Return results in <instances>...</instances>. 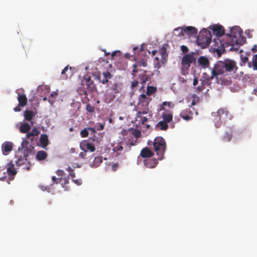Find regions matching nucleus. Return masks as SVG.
<instances>
[{
  "instance_id": "obj_1",
  "label": "nucleus",
  "mask_w": 257,
  "mask_h": 257,
  "mask_svg": "<svg viewBox=\"0 0 257 257\" xmlns=\"http://www.w3.org/2000/svg\"><path fill=\"white\" fill-rule=\"evenodd\" d=\"M235 64L231 60L219 61L212 69V78L222 85L228 86L231 83V72H234Z\"/></svg>"
},
{
  "instance_id": "obj_2",
  "label": "nucleus",
  "mask_w": 257,
  "mask_h": 257,
  "mask_svg": "<svg viewBox=\"0 0 257 257\" xmlns=\"http://www.w3.org/2000/svg\"><path fill=\"white\" fill-rule=\"evenodd\" d=\"M211 115L213 117V121L216 128L221 126L222 120L231 119L232 118L231 115L226 108H220L216 112H212Z\"/></svg>"
},
{
  "instance_id": "obj_3",
  "label": "nucleus",
  "mask_w": 257,
  "mask_h": 257,
  "mask_svg": "<svg viewBox=\"0 0 257 257\" xmlns=\"http://www.w3.org/2000/svg\"><path fill=\"white\" fill-rule=\"evenodd\" d=\"M154 149L158 156L159 160L164 158V153L166 150V143L162 137H156L153 142Z\"/></svg>"
},
{
  "instance_id": "obj_4",
  "label": "nucleus",
  "mask_w": 257,
  "mask_h": 257,
  "mask_svg": "<svg viewBox=\"0 0 257 257\" xmlns=\"http://www.w3.org/2000/svg\"><path fill=\"white\" fill-rule=\"evenodd\" d=\"M211 32L206 29L202 30L197 37V43L202 48H205L211 42Z\"/></svg>"
},
{
  "instance_id": "obj_5",
  "label": "nucleus",
  "mask_w": 257,
  "mask_h": 257,
  "mask_svg": "<svg viewBox=\"0 0 257 257\" xmlns=\"http://www.w3.org/2000/svg\"><path fill=\"white\" fill-rule=\"evenodd\" d=\"M242 32L238 26H234L230 29V34L227 35L232 38V41L236 44L240 45V38Z\"/></svg>"
},
{
  "instance_id": "obj_6",
  "label": "nucleus",
  "mask_w": 257,
  "mask_h": 257,
  "mask_svg": "<svg viewBox=\"0 0 257 257\" xmlns=\"http://www.w3.org/2000/svg\"><path fill=\"white\" fill-rule=\"evenodd\" d=\"M152 98L147 97L146 94H142L139 97L138 108L139 110H144V108H148V105Z\"/></svg>"
},
{
  "instance_id": "obj_7",
  "label": "nucleus",
  "mask_w": 257,
  "mask_h": 257,
  "mask_svg": "<svg viewBox=\"0 0 257 257\" xmlns=\"http://www.w3.org/2000/svg\"><path fill=\"white\" fill-rule=\"evenodd\" d=\"M39 134L40 131L35 127L33 128L30 132H29L26 135L25 139H24L22 142L21 147L22 149H24L29 143L27 139L30 140L31 142H33L34 139V137L38 136Z\"/></svg>"
},
{
  "instance_id": "obj_8",
  "label": "nucleus",
  "mask_w": 257,
  "mask_h": 257,
  "mask_svg": "<svg viewBox=\"0 0 257 257\" xmlns=\"http://www.w3.org/2000/svg\"><path fill=\"white\" fill-rule=\"evenodd\" d=\"M74 68L69 65L66 66L61 72L60 78L62 80H66L71 77L74 73Z\"/></svg>"
},
{
  "instance_id": "obj_9",
  "label": "nucleus",
  "mask_w": 257,
  "mask_h": 257,
  "mask_svg": "<svg viewBox=\"0 0 257 257\" xmlns=\"http://www.w3.org/2000/svg\"><path fill=\"white\" fill-rule=\"evenodd\" d=\"M214 78H212V75L210 76L206 73H204L203 77L200 79L201 81V85L198 86L196 89L199 92L203 90L205 88V85L209 84L210 80Z\"/></svg>"
},
{
  "instance_id": "obj_10",
  "label": "nucleus",
  "mask_w": 257,
  "mask_h": 257,
  "mask_svg": "<svg viewBox=\"0 0 257 257\" xmlns=\"http://www.w3.org/2000/svg\"><path fill=\"white\" fill-rule=\"evenodd\" d=\"M149 108H144V110H140L136 115V119L137 121H139L142 124H145L147 121L148 118L146 116H143V114H147L149 112Z\"/></svg>"
},
{
  "instance_id": "obj_11",
  "label": "nucleus",
  "mask_w": 257,
  "mask_h": 257,
  "mask_svg": "<svg viewBox=\"0 0 257 257\" xmlns=\"http://www.w3.org/2000/svg\"><path fill=\"white\" fill-rule=\"evenodd\" d=\"M103 78L101 79L100 73L98 72L96 75V78L100 80V81L103 84H105L108 82V80L112 78L113 75L108 71L102 72Z\"/></svg>"
},
{
  "instance_id": "obj_12",
  "label": "nucleus",
  "mask_w": 257,
  "mask_h": 257,
  "mask_svg": "<svg viewBox=\"0 0 257 257\" xmlns=\"http://www.w3.org/2000/svg\"><path fill=\"white\" fill-rule=\"evenodd\" d=\"M110 86L109 87L108 91H111L112 94H113V97H115V94L118 93L121 89V84L120 83L114 82L112 83L110 82Z\"/></svg>"
},
{
  "instance_id": "obj_13",
  "label": "nucleus",
  "mask_w": 257,
  "mask_h": 257,
  "mask_svg": "<svg viewBox=\"0 0 257 257\" xmlns=\"http://www.w3.org/2000/svg\"><path fill=\"white\" fill-rule=\"evenodd\" d=\"M213 33L218 37H221L224 34V29L223 26L219 25H214L210 27Z\"/></svg>"
},
{
  "instance_id": "obj_14",
  "label": "nucleus",
  "mask_w": 257,
  "mask_h": 257,
  "mask_svg": "<svg viewBox=\"0 0 257 257\" xmlns=\"http://www.w3.org/2000/svg\"><path fill=\"white\" fill-rule=\"evenodd\" d=\"M13 144L11 142H5L2 145V150L4 155H8L12 150Z\"/></svg>"
},
{
  "instance_id": "obj_15",
  "label": "nucleus",
  "mask_w": 257,
  "mask_h": 257,
  "mask_svg": "<svg viewBox=\"0 0 257 257\" xmlns=\"http://www.w3.org/2000/svg\"><path fill=\"white\" fill-rule=\"evenodd\" d=\"M195 61V57L193 55L191 54H186L184 56L182 59V64L184 66H187V67H190V64Z\"/></svg>"
},
{
  "instance_id": "obj_16",
  "label": "nucleus",
  "mask_w": 257,
  "mask_h": 257,
  "mask_svg": "<svg viewBox=\"0 0 257 257\" xmlns=\"http://www.w3.org/2000/svg\"><path fill=\"white\" fill-rule=\"evenodd\" d=\"M193 112L191 110L190 107L187 108L180 113V116L186 120H189L192 118Z\"/></svg>"
},
{
  "instance_id": "obj_17",
  "label": "nucleus",
  "mask_w": 257,
  "mask_h": 257,
  "mask_svg": "<svg viewBox=\"0 0 257 257\" xmlns=\"http://www.w3.org/2000/svg\"><path fill=\"white\" fill-rule=\"evenodd\" d=\"M82 83L85 84L88 88L92 89L94 87V84L91 80V76L88 74L85 75L82 80Z\"/></svg>"
},
{
  "instance_id": "obj_18",
  "label": "nucleus",
  "mask_w": 257,
  "mask_h": 257,
  "mask_svg": "<svg viewBox=\"0 0 257 257\" xmlns=\"http://www.w3.org/2000/svg\"><path fill=\"white\" fill-rule=\"evenodd\" d=\"M154 153L149 148L145 147L141 151L140 155L143 158H148L154 156Z\"/></svg>"
},
{
  "instance_id": "obj_19",
  "label": "nucleus",
  "mask_w": 257,
  "mask_h": 257,
  "mask_svg": "<svg viewBox=\"0 0 257 257\" xmlns=\"http://www.w3.org/2000/svg\"><path fill=\"white\" fill-rule=\"evenodd\" d=\"M7 172L9 176H15L17 172L12 161L7 164Z\"/></svg>"
},
{
  "instance_id": "obj_20",
  "label": "nucleus",
  "mask_w": 257,
  "mask_h": 257,
  "mask_svg": "<svg viewBox=\"0 0 257 257\" xmlns=\"http://www.w3.org/2000/svg\"><path fill=\"white\" fill-rule=\"evenodd\" d=\"M34 121H31V124L27 122L23 123L19 128L20 132L22 133L27 134L30 131L31 127L34 125Z\"/></svg>"
},
{
  "instance_id": "obj_21",
  "label": "nucleus",
  "mask_w": 257,
  "mask_h": 257,
  "mask_svg": "<svg viewBox=\"0 0 257 257\" xmlns=\"http://www.w3.org/2000/svg\"><path fill=\"white\" fill-rule=\"evenodd\" d=\"M144 162L145 165L149 168H155L158 163L157 160L155 158L145 160Z\"/></svg>"
},
{
  "instance_id": "obj_22",
  "label": "nucleus",
  "mask_w": 257,
  "mask_h": 257,
  "mask_svg": "<svg viewBox=\"0 0 257 257\" xmlns=\"http://www.w3.org/2000/svg\"><path fill=\"white\" fill-rule=\"evenodd\" d=\"M185 34L189 36L195 35L197 34V30L193 27L188 26L184 28Z\"/></svg>"
},
{
  "instance_id": "obj_23",
  "label": "nucleus",
  "mask_w": 257,
  "mask_h": 257,
  "mask_svg": "<svg viewBox=\"0 0 257 257\" xmlns=\"http://www.w3.org/2000/svg\"><path fill=\"white\" fill-rule=\"evenodd\" d=\"M40 145L42 148H45L49 144V140L47 135L42 134L40 138Z\"/></svg>"
},
{
  "instance_id": "obj_24",
  "label": "nucleus",
  "mask_w": 257,
  "mask_h": 257,
  "mask_svg": "<svg viewBox=\"0 0 257 257\" xmlns=\"http://www.w3.org/2000/svg\"><path fill=\"white\" fill-rule=\"evenodd\" d=\"M18 100L20 106H24L27 104V98L24 94L18 93Z\"/></svg>"
},
{
  "instance_id": "obj_25",
  "label": "nucleus",
  "mask_w": 257,
  "mask_h": 257,
  "mask_svg": "<svg viewBox=\"0 0 257 257\" xmlns=\"http://www.w3.org/2000/svg\"><path fill=\"white\" fill-rule=\"evenodd\" d=\"M81 144L82 145L83 148H85V147H86V149L91 152H93L95 151V147L94 144L91 142L84 141Z\"/></svg>"
},
{
  "instance_id": "obj_26",
  "label": "nucleus",
  "mask_w": 257,
  "mask_h": 257,
  "mask_svg": "<svg viewBox=\"0 0 257 257\" xmlns=\"http://www.w3.org/2000/svg\"><path fill=\"white\" fill-rule=\"evenodd\" d=\"M35 115V114L32 110L27 109L24 111V118L27 121H32V120Z\"/></svg>"
},
{
  "instance_id": "obj_27",
  "label": "nucleus",
  "mask_w": 257,
  "mask_h": 257,
  "mask_svg": "<svg viewBox=\"0 0 257 257\" xmlns=\"http://www.w3.org/2000/svg\"><path fill=\"white\" fill-rule=\"evenodd\" d=\"M162 117L163 118V121L168 123L172 121L173 114L171 112H164L162 114Z\"/></svg>"
},
{
  "instance_id": "obj_28",
  "label": "nucleus",
  "mask_w": 257,
  "mask_h": 257,
  "mask_svg": "<svg viewBox=\"0 0 257 257\" xmlns=\"http://www.w3.org/2000/svg\"><path fill=\"white\" fill-rule=\"evenodd\" d=\"M198 63L204 68L208 67L209 64L208 59L204 56H201L199 57L198 59Z\"/></svg>"
},
{
  "instance_id": "obj_29",
  "label": "nucleus",
  "mask_w": 257,
  "mask_h": 257,
  "mask_svg": "<svg viewBox=\"0 0 257 257\" xmlns=\"http://www.w3.org/2000/svg\"><path fill=\"white\" fill-rule=\"evenodd\" d=\"M147 66V61L145 59H142L140 61L137 62L135 64L133 65L134 69L133 70V72H137L138 70H137V67L138 66H143L146 67Z\"/></svg>"
},
{
  "instance_id": "obj_30",
  "label": "nucleus",
  "mask_w": 257,
  "mask_h": 257,
  "mask_svg": "<svg viewBox=\"0 0 257 257\" xmlns=\"http://www.w3.org/2000/svg\"><path fill=\"white\" fill-rule=\"evenodd\" d=\"M102 162V157L97 156L94 158L93 163L91 164V167L94 168L98 167Z\"/></svg>"
},
{
  "instance_id": "obj_31",
  "label": "nucleus",
  "mask_w": 257,
  "mask_h": 257,
  "mask_svg": "<svg viewBox=\"0 0 257 257\" xmlns=\"http://www.w3.org/2000/svg\"><path fill=\"white\" fill-rule=\"evenodd\" d=\"M174 34L177 37H184L185 35V32L184 31V27H178L175 28L174 30Z\"/></svg>"
},
{
  "instance_id": "obj_32",
  "label": "nucleus",
  "mask_w": 257,
  "mask_h": 257,
  "mask_svg": "<svg viewBox=\"0 0 257 257\" xmlns=\"http://www.w3.org/2000/svg\"><path fill=\"white\" fill-rule=\"evenodd\" d=\"M47 156V153L43 151H39L36 155V159L39 161H42L45 160Z\"/></svg>"
},
{
  "instance_id": "obj_33",
  "label": "nucleus",
  "mask_w": 257,
  "mask_h": 257,
  "mask_svg": "<svg viewBox=\"0 0 257 257\" xmlns=\"http://www.w3.org/2000/svg\"><path fill=\"white\" fill-rule=\"evenodd\" d=\"M232 137V132L230 131L226 132L224 136L222 137V140L223 142H229L231 141Z\"/></svg>"
},
{
  "instance_id": "obj_34",
  "label": "nucleus",
  "mask_w": 257,
  "mask_h": 257,
  "mask_svg": "<svg viewBox=\"0 0 257 257\" xmlns=\"http://www.w3.org/2000/svg\"><path fill=\"white\" fill-rule=\"evenodd\" d=\"M159 53L161 56V62L164 64L167 61L166 58L168 56L167 54L166 49L164 48H162L159 52Z\"/></svg>"
},
{
  "instance_id": "obj_35",
  "label": "nucleus",
  "mask_w": 257,
  "mask_h": 257,
  "mask_svg": "<svg viewBox=\"0 0 257 257\" xmlns=\"http://www.w3.org/2000/svg\"><path fill=\"white\" fill-rule=\"evenodd\" d=\"M156 126L159 127L160 130L162 131H166L168 128V123L163 120L159 121Z\"/></svg>"
},
{
  "instance_id": "obj_36",
  "label": "nucleus",
  "mask_w": 257,
  "mask_h": 257,
  "mask_svg": "<svg viewBox=\"0 0 257 257\" xmlns=\"http://www.w3.org/2000/svg\"><path fill=\"white\" fill-rule=\"evenodd\" d=\"M137 142L136 140L128 139L126 142V145L127 148V150H130L131 146H135L137 144Z\"/></svg>"
},
{
  "instance_id": "obj_37",
  "label": "nucleus",
  "mask_w": 257,
  "mask_h": 257,
  "mask_svg": "<svg viewBox=\"0 0 257 257\" xmlns=\"http://www.w3.org/2000/svg\"><path fill=\"white\" fill-rule=\"evenodd\" d=\"M157 88L154 86H148L147 88V94L151 95L156 92Z\"/></svg>"
},
{
  "instance_id": "obj_38",
  "label": "nucleus",
  "mask_w": 257,
  "mask_h": 257,
  "mask_svg": "<svg viewBox=\"0 0 257 257\" xmlns=\"http://www.w3.org/2000/svg\"><path fill=\"white\" fill-rule=\"evenodd\" d=\"M63 180V178L60 177V178H56L55 176H52V185L53 184H59V183H60Z\"/></svg>"
},
{
  "instance_id": "obj_39",
  "label": "nucleus",
  "mask_w": 257,
  "mask_h": 257,
  "mask_svg": "<svg viewBox=\"0 0 257 257\" xmlns=\"http://www.w3.org/2000/svg\"><path fill=\"white\" fill-rule=\"evenodd\" d=\"M192 98H193V99H192V101L191 102V106L196 105L200 101L199 97L195 95H193L192 96Z\"/></svg>"
},
{
  "instance_id": "obj_40",
  "label": "nucleus",
  "mask_w": 257,
  "mask_h": 257,
  "mask_svg": "<svg viewBox=\"0 0 257 257\" xmlns=\"http://www.w3.org/2000/svg\"><path fill=\"white\" fill-rule=\"evenodd\" d=\"M80 149L84 151V152H80L79 153V157L81 158V159H84L85 158V156H86V151L85 150V148L83 147L82 146V144H80Z\"/></svg>"
},
{
  "instance_id": "obj_41",
  "label": "nucleus",
  "mask_w": 257,
  "mask_h": 257,
  "mask_svg": "<svg viewBox=\"0 0 257 257\" xmlns=\"http://www.w3.org/2000/svg\"><path fill=\"white\" fill-rule=\"evenodd\" d=\"M88 128H84L83 130H82L80 132V135L81 137L82 138H86L88 136Z\"/></svg>"
},
{
  "instance_id": "obj_42",
  "label": "nucleus",
  "mask_w": 257,
  "mask_h": 257,
  "mask_svg": "<svg viewBox=\"0 0 257 257\" xmlns=\"http://www.w3.org/2000/svg\"><path fill=\"white\" fill-rule=\"evenodd\" d=\"M252 66L254 70H257V54L254 55L253 57Z\"/></svg>"
},
{
  "instance_id": "obj_43",
  "label": "nucleus",
  "mask_w": 257,
  "mask_h": 257,
  "mask_svg": "<svg viewBox=\"0 0 257 257\" xmlns=\"http://www.w3.org/2000/svg\"><path fill=\"white\" fill-rule=\"evenodd\" d=\"M86 110L89 112H93L94 110V108L90 103H88L86 106Z\"/></svg>"
},
{
  "instance_id": "obj_44",
  "label": "nucleus",
  "mask_w": 257,
  "mask_h": 257,
  "mask_svg": "<svg viewBox=\"0 0 257 257\" xmlns=\"http://www.w3.org/2000/svg\"><path fill=\"white\" fill-rule=\"evenodd\" d=\"M123 150V146L121 143H118L115 147H114L113 150L114 151H121Z\"/></svg>"
},
{
  "instance_id": "obj_45",
  "label": "nucleus",
  "mask_w": 257,
  "mask_h": 257,
  "mask_svg": "<svg viewBox=\"0 0 257 257\" xmlns=\"http://www.w3.org/2000/svg\"><path fill=\"white\" fill-rule=\"evenodd\" d=\"M24 163V160L22 158H18L17 160L16 161V164L17 166H20L23 165Z\"/></svg>"
},
{
  "instance_id": "obj_46",
  "label": "nucleus",
  "mask_w": 257,
  "mask_h": 257,
  "mask_svg": "<svg viewBox=\"0 0 257 257\" xmlns=\"http://www.w3.org/2000/svg\"><path fill=\"white\" fill-rule=\"evenodd\" d=\"M56 173L58 176L61 178H62V177L65 174L64 171L62 170H57L56 172Z\"/></svg>"
},
{
  "instance_id": "obj_47",
  "label": "nucleus",
  "mask_w": 257,
  "mask_h": 257,
  "mask_svg": "<svg viewBox=\"0 0 257 257\" xmlns=\"http://www.w3.org/2000/svg\"><path fill=\"white\" fill-rule=\"evenodd\" d=\"M64 182L61 184L62 187L64 188L65 186L69 183V177H65L63 179Z\"/></svg>"
},
{
  "instance_id": "obj_48",
  "label": "nucleus",
  "mask_w": 257,
  "mask_h": 257,
  "mask_svg": "<svg viewBox=\"0 0 257 257\" xmlns=\"http://www.w3.org/2000/svg\"><path fill=\"white\" fill-rule=\"evenodd\" d=\"M121 55V52L120 51H116L112 53L111 57L112 58H114L115 56H120Z\"/></svg>"
},
{
  "instance_id": "obj_49",
  "label": "nucleus",
  "mask_w": 257,
  "mask_h": 257,
  "mask_svg": "<svg viewBox=\"0 0 257 257\" xmlns=\"http://www.w3.org/2000/svg\"><path fill=\"white\" fill-rule=\"evenodd\" d=\"M241 62L242 64H241V65H243V64H245L248 61V58L246 57V56H243L242 55L241 56Z\"/></svg>"
},
{
  "instance_id": "obj_50",
  "label": "nucleus",
  "mask_w": 257,
  "mask_h": 257,
  "mask_svg": "<svg viewBox=\"0 0 257 257\" xmlns=\"http://www.w3.org/2000/svg\"><path fill=\"white\" fill-rule=\"evenodd\" d=\"M155 60L157 61L156 63L155 62V67L156 68H160V67L161 66V65H160V61H159V58L157 57H156L155 58Z\"/></svg>"
},
{
  "instance_id": "obj_51",
  "label": "nucleus",
  "mask_w": 257,
  "mask_h": 257,
  "mask_svg": "<svg viewBox=\"0 0 257 257\" xmlns=\"http://www.w3.org/2000/svg\"><path fill=\"white\" fill-rule=\"evenodd\" d=\"M73 182L76 184L77 185H80L82 184V181L81 179H73Z\"/></svg>"
},
{
  "instance_id": "obj_52",
  "label": "nucleus",
  "mask_w": 257,
  "mask_h": 257,
  "mask_svg": "<svg viewBox=\"0 0 257 257\" xmlns=\"http://www.w3.org/2000/svg\"><path fill=\"white\" fill-rule=\"evenodd\" d=\"M138 84H139V81H137V80L134 81L132 83V85H131L132 88L133 89H134V88L137 87L138 86Z\"/></svg>"
},
{
  "instance_id": "obj_53",
  "label": "nucleus",
  "mask_w": 257,
  "mask_h": 257,
  "mask_svg": "<svg viewBox=\"0 0 257 257\" xmlns=\"http://www.w3.org/2000/svg\"><path fill=\"white\" fill-rule=\"evenodd\" d=\"M181 50L182 51V52H184V53H186L188 51V48L186 46H184V45H182L181 47Z\"/></svg>"
},
{
  "instance_id": "obj_54",
  "label": "nucleus",
  "mask_w": 257,
  "mask_h": 257,
  "mask_svg": "<svg viewBox=\"0 0 257 257\" xmlns=\"http://www.w3.org/2000/svg\"><path fill=\"white\" fill-rule=\"evenodd\" d=\"M104 123H99V127L97 128V131H101L103 130L104 129Z\"/></svg>"
},
{
  "instance_id": "obj_55",
  "label": "nucleus",
  "mask_w": 257,
  "mask_h": 257,
  "mask_svg": "<svg viewBox=\"0 0 257 257\" xmlns=\"http://www.w3.org/2000/svg\"><path fill=\"white\" fill-rule=\"evenodd\" d=\"M21 107H23V106H20L19 104L17 106L15 107L14 108V110L15 111H16V112L20 111L21 110Z\"/></svg>"
},
{
  "instance_id": "obj_56",
  "label": "nucleus",
  "mask_w": 257,
  "mask_h": 257,
  "mask_svg": "<svg viewBox=\"0 0 257 257\" xmlns=\"http://www.w3.org/2000/svg\"><path fill=\"white\" fill-rule=\"evenodd\" d=\"M198 82V78L196 76L194 77V79H193V85L194 86H196L197 83Z\"/></svg>"
},
{
  "instance_id": "obj_57",
  "label": "nucleus",
  "mask_w": 257,
  "mask_h": 257,
  "mask_svg": "<svg viewBox=\"0 0 257 257\" xmlns=\"http://www.w3.org/2000/svg\"><path fill=\"white\" fill-rule=\"evenodd\" d=\"M88 130L91 131L93 134H95L96 133V131L95 128L88 127Z\"/></svg>"
},
{
  "instance_id": "obj_58",
  "label": "nucleus",
  "mask_w": 257,
  "mask_h": 257,
  "mask_svg": "<svg viewBox=\"0 0 257 257\" xmlns=\"http://www.w3.org/2000/svg\"><path fill=\"white\" fill-rule=\"evenodd\" d=\"M69 176H70L72 178H75V174L73 172V171H71V172L69 173Z\"/></svg>"
},
{
  "instance_id": "obj_59",
  "label": "nucleus",
  "mask_w": 257,
  "mask_h": 257,
  "mask_svg": "<svg viewBox=\"0 0 257 257\" xmlns=\"http://www.w3.org/2000/svg\"><path fill=\"white\" fill-rule=\"evenodd\" d=\"M171 103L170 102H163V105H168V106H170Z\"/></svg>"
},
{
  "instance_id": "obj_60",
  "label": "nucleus",
  "mask_w": 257,
  "mask_h": 257,
  "mask_svg": "<svg viewBox=\"0 0 257 257\" xmlns=\"http://www.w3.org/2000/svg\"><path fill=\"white\" fill-rule=\"evenodd\" d=\"M252 51L253 52H257V46L256 45H254L252 48L251 49Z\"/></svg>"
},
{
  "instance_id": "obj_61",
  "label": "nucleus",
  "mask_w": 257,
  "mask_h": 257,
  "mask_svg": "<svg viewBox=\"0 0 257 257\" xmlns=\"http://www.w3.org/2000/svg\"><path fill=\"white\" fill-rule=\"evenodd\" d=\"M124 57H125L126 59H130V58H131V55H130V54H128V53H126V54H124Z\"/></svg>"
},
{
  "instance_id": "obj_62",
  "label": "nucleus",
  "mask_w": 257,
  "mask_h": 257,
  "mask_svg": "<svg viewBox=\"0 0 257 257\" xmlns=\"http://www.w3.org/2000/svg\"><path fill=\"white\" fill-rule=\"evenodd\" d=\"M117 167H118V165L116 164H113L112 166V168H113V170H115Z\"/></svg>"
},
{
  "instance_id": "obj_63",
  "label": "nucleus",
  "mask_w": 257,
  "mask_h": 257,
  "mask_svg": "<svg viewBox=\"0 0 257 257\" xmlns=\"http://www.w3.org/2000/svg\"><path fill=\"white\" fill-rule=\"evenodd\" d=\"M67 170L69 171V173L73 171V169L70 167H68L67 169Z\"/></svg>"
},
{
  "instance_id": "obj_64",
  "label": "nucleus",
  "mask_w": 257,
  "mask_h": 257,
  "mask_svg": "<svg viewBox=\"0 0 257 257\" xmlns=\"http://www.w3.org/2000/svg\"><path fill=\"white\" fill-rule=\"evenodd\" d=\"M157 51L156 50H153V51H152V54H153V55H155L157 53Z\"/></svg>"
}]
</instances>
